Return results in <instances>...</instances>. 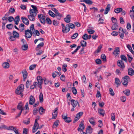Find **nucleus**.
<instances>
[{
  "label": "nucleus",
  "instance_id": "f257e3e1",
  "mask_svg": "<svg viewBox=\"0 0 134 134\" xmlns=\"http://www.w3.org/2000/svg\"><path fill=\"white\" fill-rule=\"evenodd\" d=\"M24 85L23 84H20L18 87L15 90V93L17 95H20L21 97L22 98L23 94L22 92L24 91Z\"/></svg>",
  "mask_w": 134,
  "mask_h": 134
},
{
  "label": "nucleus",
  "instance_id": "f03ea898",
  "mask_svg": "<svg viewBox=\"0 0 134 134\" xmlns=\"http://www.w3.org/2000/svg\"><path fill=\"white\" fill-rule=\"evenodd\" d=\"M131 79L129 76L127 75L125 76L122 79L121 82L122 84L125 87L127 86L128 82H130Z\"/></svg>",
  "mask_w": 134,
  "mask_h": 134
},
{
  "label": "nucleus",
  "instance_id": "7ed1b4c3",
  "mask_svg": "<svg viewBox=\"0 0 134 134\" xmlns=\"http://www.w3.org/2000/svg\"><path fill=\"white\" fill-rule=\"evenodd\" d=\"M13 36H11L10 38V41H14L16 39V38H18L19 37V34L17 32L13 31Z\"/></svg>",
  "mask_w": 134,
  "mask_h": 134
},
{
  "label": "nucleus",
  "instance_id": "20e7f679",
  "mask_svg": "<svg viewBox=\"0 0 134 134\" xmlns=\"http://www.w3.org/2000/svg\"><path fill=\"white\" fill-rule=\"evenodd\" d=\"M38 17L41 22L43 24H45V16L42 14H39L38 15Z\"/></svg>",
  "mask_w": 134,
  "mask_h": 134
},
{
  "label": "nucleus",
  "instance_id": "39448f33",
  "mask_svg": "<svg viewBox=\"0 0 134 134\" xmlns=\"http://www.w3.org/2000/svg\"><path fill=\"white\" fill-rule=\"evenodd\" d=\"M30 15L27 16V17L31 21H34L35 20V17L36 16L37 14L35 13H32L31 12H30Z\"/></svg>",
  "mask_w": 134,
  "mask_h": 134
},
{
  "label": "nucleus",
  "instance_id": "423d86ee",
  "mask_svg": "<svg viewBox=\"0 0 134 134\" xmlns=\"http://www.w3.org/2000/svg\"><path fill=\"white\" fill-rule=\"evenodd\" d=\"M37 119H36L35 121V122L33 127L32 129L33 131L32 132L34 133L39 128V124L37 122Z\"/></svg>",
  "mask_w": 134,
  "mask_h": 134
},
{
  "label": "nucleus",
  "instance_id": "0eeeda50",
  "mask_svg": "<svg viewBox=\"0 0 134 134\" xmlns=\"http://www.w3.org/2000/svg\"><path fill=\"white\" fill-rule=\"evenodd\" d=\"M120 51L119 48L117 47L115 48L114 52H113V54L114 55L115 57H119V54L120 53Z\"/></svg>",
  "mask_w": 134,
  "mask_h": 134
},
{
  "label": "nucleus",
  "instance_id": "6e6552de",
  "mask_svg": "<svg viewBox=\"0 0 134 134\" xmlns=\"http://www.w3.org/2000/svg\"><path fill=\"white\" fill-rule=\"evenodd\" d=\"M83 113L82 112H81L79 113L76 115V116L74 118L73 121V123H75L80 118L81 116L83 114Z\"/></svg>",
  "mask_w": 134,
  "mask_h": 134
},
{
  "label": "nucleus",
  "instance_id": "1a4fd4ad",
  "mask_svg": "<svg viewBox=\"0 0 134 134\" xmlns=\"http://www.w3.org/2000/svg\"><path fill=\"white\" fill-rule=\"evenodd\" d=\"M71 104L72 106V108L71 109V111H73L75 110L74 108L76 107L77 106V102L74 99H71L70 100Z\"/></svg>",
  "mask_w": 134,
  "mask_h": 134
},
{
  "label": "nucleus",
  "instance_id": "9d476101",
  "mask_svg": "<svg viewBox=\"0 0 134 134\" xmlns=\"http://www.w3.org/2000/svg\"><path fill=\"white\" fill-rule=\"evenodd\" d=\"M32 35V33L31 30H27L25 31V37L26 38H30Z\"/></svg>",
  "mask_w": 134,
  "mask_h": 134
},
{
  "label": "nucleus",
  "instance_id": "9b49d317",
  "mask_svg": "<svg viewBox=\"0 0 134 134\" xmlns=\"http://www.w3.org/2000/svg\"><path fill=\"white\" fill-rule=\"evenodd\" d=\"M117 65L121 69H123L125 68L124 63L122 60H118L117 62Z\"/></svg>",
  "mask_w": 134,
  "mask_h": 134
},
{
  "label": "nucleus",
  "instance_id": "f8f14e48",
  "mask_svg": "<svg viewBox=\"0 0 134 134\" xmlns=\"http://www.w3.org/2000/svg\"><path fill=\"white\" fill-rule=\"evenodd\" d=\"M35 99L32 95H31L30 97L29 103L30 105H32L35 102Z\"/></svg>",
  "mask_w": 134,
  "mask_h": 134
},
{
  "label": "nucleus",
  "instance_id": "ddd939ff",
  "mask_svg": "<svg viewBox=\"0 0 134 134\" xmlns=\"http://www.w3.org/2000/svg\"><path fill=\"white\" fill-rule=\"evenodd\" d=\"M31 7L33 8V9H30L29 12H31L32 13V12L34 13H35V14H37L38 11L37 7L36 6L33 5H31Z\"/></svg>",
  "mask_w": 134,
  "mask_h": 134
},
{
  "label": "nucleus",
  "instance_id": "4468645a",
  "mask_svg": "<svg viewBox=\"0 0 134 134\" xmlns=\"http://www.w3.org/2000/svg\"><path fill=\"white\" fill-rule=\"evenodd\" d=\"M119 32L121 38L123 39L124 36V30L121 27L119 28Z\"/></svg>",
  "mask_w": 134,
  "mask_h": 134
},
{
  "label": "nucleus",
  "instance_id": "2eb2a0df",
  "mask_svg": "<svg viewBox=\"0 0 134 134\" xmlns=\"http://www.w3.org/2000/svg\"><path fill=\"white\" fill-rule=\"evenodd\" d=\"M23 105L21 102H20L17 105V109H18L20 110V111H22L24 110V108L23 107Z\"/></svg>",
  "mask_w": 134,
  "mask_h": 134
},
{
  "label": "nucleus",
  "instance_id": "dca6fc26",
  "mask_svg": "<svg viewBox=\"0 0 134 134\" xmlns=\"http://www.w3.org/2000/svg\"><path fill=\"white\" fill-rule=\"evenodd\" d=\"M71 16L70 14L67 15L66 18H64V21L66 23H69L70 22Z\"/></svg>",
  "mask_w": 134,
  "mask_h": 134
},
{
  "label": "nucleus",
  "instance_id": "f3484780",
  "mask_svg": "<svg viewBox=\"0 0 134 134\" xmlns=\"http://www.w3.org/2000/svg\"><path fill=\"white\" fill-rule=\"evenodd\" d=\"M21 19L23 23L26 25H28L29 24V21L28 19L24 17H22Z\"/></svg>",
  "mask_w": 134,
  "mask_h": 134
},
{
  "label": "nucleus",
  "instance_id": "a211bd4d",
  "mask_svg": "<svg viewBox=\"0 0 134 134\" xmlns=\"http://www.w3.org/2000/svg\"><path fill=\"white\" fill-rule=\"evenodd\" d=\"M55 17L58 20H60L61 18L63 17V15L60 13L59 12L55 13Z\"/></svg>",
  "mask_w": 134,
  "mask_h": 134
},
{
  "label": "nucleus",
  "instance_id": "6ab92c4d",
  "mask_svg": "<svg viewBox=\"0 0 134 134\" xmlns=\"http://www.w3.org/2000/svg\"><path fill=\"white\" fill-rule=\"evenodd\" d=\"M111 5L110 4H108L107 5L106 8L104 12L105 14H107L108 13L109 11L111 8Z\"/></svg>",
  "mask_w": 134,
  "mask_h": 134
},
{
  "label": "nucleus",
  "instance_id": "aec40b11",
  "mask_svg": "<svg viewBox=\"0 0 134 134\" xmlns=\"http://www.w3.org/2000/svg\"><path fill=\"white\" fill-rule=\"evenodd\" d=\"M58 108L57 107L53 111V112L52 114L53 118L55 119L56 118L58 114Z\"/></svg>",
  "mask_w": 134,
  "mask_h": 134
},
{
  "label": "nucleus",
  "instance_id": "412c9836",
  "mask_svg": "<svg viewBox=\"0 0 134 134\" xmlns=\"http://www.w3.org/2000/svg\"><path fill=\"white\" fill-rule=\"evenodd\" d=\"M70 30V28L69 26V25L67 24L65 27V28L63 30H62V31L63 33H67Z\"/></svg>",
  "mask_w": 134,
  "mask_h": 134
},
{
  "label": "nucleus",
  "instance_id": "4be33fe9",
  "mask_svg": "<svg viewBox=\"0 0 134 134\" xmlns=\"http://www.w3.org/2000/svg\"><path fill=\"white\" fill-rule=\"evenodd\" d=\"M128 74L131 76L134 74V70L131 68H129L128 69Z\"/></svg>",
  "mask_w": 134,
  "mask_h": 134
},
{
  "label": "nucleus",
  "instance_id": "5701e85b",
  "mask_svg": "<svg viewBox=\"0 0 134 134\" xmlns=\"http://www.w3.org/2000/svg\"><path fill=\"white\" fill-rule=\"evenodd\" d=\"M22 73L23 77V80L24 81H25L27 77V72L26 70H25L23 72H22Z\"/></svg>",
  "mask_w": 134,
  "mask_h": 134
},
{
  "label": "nucleus",
  "instance_id": "b1692460",
  "mask_svg": "<svg viewBox=\"0 0 134 134\" xmlns=\"http://www.w3.org/2000/svg\"><path fill=\"white\" fill-rule=\"evenodd\" d=\"M115 83L117 85L116 87H118V86H120L121 84V82L119 79L117 77L115 79Z\"/></svg>",
  "mask_w": 134,
  "mask_h": 134
},
{
  "label": "nucleus",
  "instance_id": "393cba45",
  "mask_svg": "<svg viewBox=\"0 0 134 134\" xmlns=\"http://www.w3.org/2000/svg\"><path fill=\"white\" fill-rule=\"evenodd\" d=\"M44 45V44L43 42H41L39 43L37 46V47L36 48V50L37 51H38L40 49L41 47H43Z\"/></svg>",
  "mask_w": 134,
  "mask_h": 134
},
{
  "label": "nucleus",
  "instance_id": "a878e982",
  "mask_svg": "<svg viewBox=\"0 0 134 134\" xmlns=\"http://www.w3.org/2000/svg\"><path fill=\"white\" fill-rule=\"evenodd\" d=\"M2 66L5 69L8 68L9 67V64L7 62H5L3 63Z\"/></svg>",
  "mask_w": 134,
  "mask_h": 134
},
{
  "label": "nucleus",
  "instance_id": "bb28decb",
  "mask_svg": "<svg viewBox=\"0 0 134 134\" xmlns=\"http://www.w3.org/2000/svg\"><path fill=\"white\" fill-rule=\"evenodd\" d=\"M98 113L103 116H104V114L105 113V111L103 109H99L98 110Z\"/></svg>",
  "mask_w": 134,
  "mask_h": 134
},
{
  "label": "nucleus",
  "instance_id": "cd10ccee",
  "mask_svg": "<svg viewBox=\"0 0 134 134\" xmlns=\"http://www.w3.org/2000/svg\"><path fill=\"white\" fill-rule=\"evenodd\" d=\"M28 46L27 44H26L23 45L21 47V49L23 51H26L28 49Z\"/></svg>",
  "mask_w": 134,
  "mask_h": 134
},
{
  "label": "nucleus",
  "instance_id": "c85d7f7f",
  "mask_svg": "<svg viewBox=\"0 0 134 134\" xmlns=\"http://www.w3.org/2000/svg\"><path fill=\"white\" fill-rule=\"evenodd\" d=\"M92 129L90 126H88L86 129V132L89 133H91L92 132Z\"/></svg>",
  "mask_w": 134,
  "mask_h": 134
},
{
  "label": "nucleus",
  "instance_id": "c756f323",
  "mask_svg": "<svg viewBox=\"0 0 134 134\" xmlns=\"http://www.w3.org/2000/svg\"><path fill=\"white\" fill-rule=\"evenodd\" d=\"M120 57L121 59V60H124L126 62H127V58L125 55H122L120 56Z\"/></svg>",
  "mask_w": 134,
  "mask_h": 134
},
{
  "label": "nucleus",
  "instance_id": "7c9ffc66",
  "mask_svg": "<svg viewBox=\"0 0 134 134\" xmlns=\"http://www.w3.org/2000/svg\"><path fill=\"white\" fill-rule=\"evenodd\" d=\"M130 90L129 89H127L123 91V93L127 96H129L130 95Z\"/></svg>",
  "mask_w": 134,
  "mask_h": 134
},
{
  "label": "nucleus",
  "instance_id": "2f4dec72",
  "mask_svg": "<svg viewBox=\"0 0 134 134\" xmlns=\"http://www.w3.org/2000/svg\"><path fill=\"white\" fill-rule=\"evenodd\" d=\"M122 9L121 8H118L114 9V12L116 13H118L122 12Z\"/></svg>",
  "mask_w": 134,
  "mask_h": 134
},
{
  "label": "nucleus",
  "instance_id": "473e14b6",
  "mask_svg": "<svg viewBox=\"0 0 134 134\" xmlns=\"http://www.w3.org/2000/svg\"><path fill=\"white\" fill-rule=\"evenodd\" d=\"M39 100L41 103L43 101V95L42 93H40L39 96Z\"/></svg>",
  "mask_w": 134,
  "mask_h": 134
},
{
  "label": "nucleus",
  "instance_id": "72a5a7b5",
  "mask_svg": "<svg viewBox=\"0 0 134 134\" xmlns=\"http://www.w3.org/2000/svg\"><path fill=\"white\" fill-rule=\"evenodd\" d=\"M85 128V126L84 125H79V126L77 129V130L79 131L80 130H81L82 132L83 130Z\"/></svg>",
  "mask_w": 134,
  "mask_h": 134
},
{
  "label": "nucleus",
  "instance_id": "f704fd0d",
  "mask_svg": "<svg viewBox=\"0 0 134 134\" xmlns=\"http://www.w3.org/2000/svg\"><path fill=\"white\" fill-rule=\"evenodd\" d=\"M90 122L93 126H94L95 124V122L93 118H91L89 120Z\"/></svg>",
  "mask_w": 134,
  "mask_h": 134
},
{
  "label": "nucleus",
  "instance_id": "c9c22d12",
  "mask_svg": "<svg viewBox=\"0 0 134 134\" xmlns=\"http://www.w3.org/2000/svg\"><path fill=\"white\" fill-rule=\"evenodd\" d=\"M45 22L48 24L50 25L52 24V21L50 18H47L45 19Z\"/></svg>",
  "mask_w": 134,
  "mask_h": 134
},
{
  "label": "nucleus",
  "instance_id": "e433bc0d",
  "mask_svg": "<svg viewBox=\"0 0 134 134\" xmlns=\"http://www.w3.org/2000/svg\"><path fill=\"white\" fill-rule=\"evenodd\" d=\"M45 110L42 107H40L38 110V111L40 114H42L44 112Z\"/></svg>",
  "mask_w": 134,
  "mask_h": 134
},
{
  "label": "nucleus",
  "instance_id": "4c0bfd02",
  "mask_svg": "<svg viewBox=\"0 0 134 134\" xmlns=\"http://www.w3.org/2000/svg\"><path fill=\"white\" fill-rule=\"evenodd\" d=\"M130 15L131 18L133 20L134 19V12L131 10H130Z\"/></svg>",
  "mask_w": 134,
  "mask_h": 134
},
{
  "label": "nucleus",
  "instance_id": "58836bf2",
  "mask_svg": "<svg viewBox=\"0 0 134 134\" xmlns=\"http://www.w3.org/2000/svg\"><path fill=\"white\" fill-rule=\"evenodd\" d=\"M73 86H74V83H73ZM72 91L73 93L74 94H77V90L76 89L75 87L74 86L72 87Z\"/></svg>",
  "mask_w": 134,
  "mask_h": 134
},
{
  "label": "nucleus",
  "instance_id": "ea45409f",
  "mask_svg": "<svg viewBox=\"0 0 134 134\" xmlns=\"http://www.w3.org/2000/svg\"><path fill=\"white\" fill-rule=\"evenodd\" d=\"M81 45L83 47H85L86 46V42L84 40L81 41L80 42Z\"/></svg>",
  "mask_w": 134,
  "mask_h": 134
},
{
  "label": "nucleus",
  "instance_id": "a19ab883",
  "mask_svg": "<svg viewBox=\"0 0 134 134\" xmlns=\"http://www.w3.org/2000/svg\"><path fill=\"white\" fill-rule=\"evenodd\" d=\"M15 12V9L13 8H11L9 10L8 12V14H13Z\"/></svg>",
  "mask_w": 134,
  "mask_h": 134
},
{
  "label": "nucleus",
  "instance_id": "79ce46f5",
  "mask_svg": "<svg viewBox=\"0 0 134 134\" xmlns=\"http://www.w3.org/2000/svg\"><path fill=\"white\" fill-rule=\"evenodd\" d=\"M8 13H7L5 15V16L3 17L2 18V19L3 20V22H6L7 23L8 21V18H7L6 16H8Z\"/></svg>",
  "mask_w": 134,
  "mask_h": 134
},
{
  "label": "nucleus",
  "instance_id": "37998d69",
  "mask_svg": "<svg viewBox=\"0 0 134 134\" xmlns=\"http://www.w3.org/2000/svg\"><path fill=\"white\" fill-rule=\"evenodd\" d=\"M102 48V46L101 45H100L98 47L97 49L96 50L94 53H99Z\"/></svg>",
  "mask_w": 134,
  "mask_h": 134
},
{
  "label": "nucleus",
  "instance_id": "c03bdc74",
  "mask_svg": "<svg viewBox=\"0 0 134 134\" xmlns=\"http://www.w3.org/2000/svg\"><path fill=\"white\" fill-rule=\"evenodd\" d=\"M48 14L50 16L53 18L55 17V13L54 14L51 10L49 11Z\"/></svg>",
  "mask_w": 134,
  "mask_h": 134
},
{
  "label": "nucleus",
  "instance_id": "a18cd8bd",
  "mask_svg": "<svg viewBox=\"0 0 134 134\" xmlns=\"http://www.w3.org/2000/svg\"><path fill=\"white\" fill-rule=\"evenodd\" d=\"M16 127H14L13 126H9L8 127V130H13L14 131L16 129Z\"/></svg>",
  "mask_w": 134,
  "mask_h": 134
},
{
  "label": "nucleus",
  "instance_id": "49530a36",
  "mask_svg": "<svg viewBox=\"0 0 134 134\" xmlns=\"http://www.w3.org/2000/svg\"><path fill=\"white\" fill-rule=\"evenodd\" d=\"M118 27V25L116 24H114L112 26L111 28L113 30H116L117 29V27Z\"/></svg>",
  "mask_w": 134,
  "mask_h": 134
},
{
  "label": "nucleus",
  "instance_id": "de8ad7c7",
  "mask_svg": "<svg viewBox=\"0 0 134 134\" xmlns=\"http://www.w3.org/2000/svg\"><path fill=\"white\" fill-rule=\"evenodd\" d=\"M43 80L44 81V84L46 85L48 84L50 82V80L46 79V78H44Z\"/></svg>",
  "mask_w": 134,
  "mask_h": 134
},
{
  "label": "nucleus",
  "instance_id": "09e8293b",
  "mask_svg": "<svg viewBox=\"0 0 134 134\" xmlns=\"http://www.w3.org/2000/svg\"><path fill=\"white\" fill-rule=\"evenodd\" d=\"M101 58L103 61L106 62V57L104 54H102L101 56Z\"/></svg>",
  "mask_w": 134,
  "mask_h": 134
},
{
  "label": "nucleus",
  "instance_id": "8fccbe9b",
  "mask_svg": "<svg viewBox=\"0 0 134 134\" xmlns=\"http://www.w3.org/2000/svg\"><path fill=\"white\" fill-rule=\"evenodd\" d=\"M84 1L86 4L89 5L92 4L93 3L90 0H84Z\"/></svg>",
  "mask_w": 134,
  "mask_h": 134
},
{
  "label": "nucleus",
  "instance_id": "3c124183",
  "mask_svg": "<svg viewBox=\"0 0 134 134\" xmlns=\"http://www.w3.org/2000/svg\"><path fill=\"white\" fill-rule=\"evenodd\" d=\"M109 93L112 96H114L115 94V93L114 92L113 89L110 88L109 89Z\"/></svg>",
  "mask_w": 134,
  "mask_h": 134
},
{
  "label": "nucleus",
  "instance_id": "603ef678",
  "mask_svg": "<svg viewBox=\"0 0 134 134\" xmlns=\"http://www.w3.org/2000/svg\"><path fill=\"white\" fill-rule=\"evenodd\" d=\"M82 38L83 40H86L88 39V36L87 34H84L82 36Z\"/></svg>",
  "mask_w": 134,
  "mask_h": 134
},
{
  "label": "nucleus",
  "instance_id": "864d4df0",
  "mask_svg": "<svg viewBox=\"0 0 134 134\" xmlns=\"http://www.w3.org/2000/svg\"><path fill=\"white\" fill-rule=\"evenodd\" d=\"M6 27L9 29H11L13 27V25L12 24H10L7 25Z\"/></svg>",
  "mask_w": 134,
  "mask_h": 134
},
{
  "label": "nucleus",
  "instance_id": "5fc2aeb1",
  "mask_svg": "<svg viewBox=\"0 0 134 134\" xmlns=\"http://www.w3.org/2000/svg\"><path fill=\"white\" fill-rule=\"evenodd\" d=\"M0 129L1 130L5 129L7 130L8 127L5 125H3L0 126Z\"/></svg>",
  "mask_w": 134,
  "mask_h": 134
},
{
  "label": "nucleus",
  "instance_id": "6e6d98bb",
  "mask_svg": "<svg viewBox=\"0 0 134 134\" xmlns=\"http://www.w3.org/2000/svg\"><path fill=\"white\" fill-rule=\"evenodd\" d=\"M68 25H69L70 28L71 29H74L75 27V26L74 24L71 23H69Z\"/></svg>",
  "mask_w": 134,
  "mask_h": 134
},
{
  "label": "nucleus",
  "instance_id": "4d7b16f0",
  "mask_svg": "<svg viewBox=\"0 0 134 134\" xmlns=\"http://www.w3.org/2000/svg\"><path fill=\"white\" fill-rule=\"evenodd\" d=\"M121 100L123 102H125L126 100V97L125 96H122L120 97Z\"/></svg>",
  "mask_w": 134,
  "mask_h": 134
},
{
  "label": "nucleus",
  "instance_id": "13d9d810",
  "mask_svg": "<svg viewBox=\"0 0 134 134\" xmlns=\"http://www.w3.org/2000/svg\"><path fill=\"white\" fill-rule=\"evenodd\" d=\"M36 64H33L31 65L29 67L30 70H32L36 68Z\"/></svg>",
  "mask_w": 134,
  "mask_h": 134
},
{
  "label": "nucleus",
  "instance_id": "bf43d9fd",
  "mask_svg": "<svg viewBox=\"0 0 134 134\" xmlns=\"http://www.w3.org/2000/svg\"><path fill=\"white\" fill-rule=\"evenodd\" d=\"M111 119L113 121H114L115 119V114L114 113H111Z\"/></svg>",
  "mask_w": 134,
  "mask_h": 134
},
{
  "label": "nucleus",
  "instance_id": "052dcab7",
  "mask_svg": "<svg viewBox=\"0 0 134 134\" xmlns=\"http://www.w3.org/2000/svg\"><path fill=\"white\" fill-rule=\"evenodd\" d=\"M78 35V33H76L72 36L71 38L72 39H75L77 37Z\"/></svg>",
  "mask_w": 134,
  "mask_h": 134
},
{
  "label": "nucleus",
  "instance_id": "680f3d73",
  "mask_svg": "<svg viewBox=\"0 0 134 134\" xmlns=\"http://www.w3.org/2000/svg\"><path fill=\"white\" fill-rule=\"evenodd\" d=\"M111 20L113 23L114 24H117V20L116 18L113 17L111 18Z\"/></svg>",
  "mask_w": 134,
  "mask_h": 134
},
{
  "label": "nucleus",
  "instance_id": "e2e57ef3",
  "mask_svg": "<svg viewBox=\"0 0 134 134\" xmlns=\"http://www.w3.org/2000/svg\"><path fill=\"white\" fill-rule=\"evenodd\" d=\"M14 20V18L12 16H10L8 18V20L10 22L13 21Z\"/></svg>",
  "mask_w": 134,
  "mask_h": 134
},
{
  "label": "nucleus",
  "instance_id": "0e129e2a",
  "mask_svg": "<svg viewBox=\"0 0 134 134\" xmlns=\"http://www.w3.org/2000/svg\"><path fill=\"white\" fill-rule=\"evenodd\" d=\"M53 23L54 25L57 26L59 24V22L56 20H53Z\"/></svg>",
  "mask_w": 134,
  "mask_h": 134
},
{
  "label": "nucleus",
  "instance_id": "69168bd1",
  "mask_svg": "<svg viewBox=\"0 0 134 134\" xmlns=\"http://www.w3.org/2000/svg\"><path fill=\"white\" fill-rule=\"evenodd\" d=\"M127 55L128 57L129 62L130 63H131L132 59H133V58L132 57H131L129 54H127Z\"/></svg>",
  "mask_w": 134,
  "mask_h": 134
},
{
  "label": "nucleus",
  "instance_id": "338daca9",
  "mask_svg": "<svg viewBox=\"0 0 134 134\" xmlns=\"http://www.w3.org/2000/svg\"><path fill=\"white\" fill-rule=\"evenodd\" d=\"M87 31L89 34H93L95 32L94 30L90 29H88Z\"/></svg>",
  "mask_w": 134,
  "mask_h": 134
},
{
  "label": "nucleus",
  "instance_id": "774afa93",
  "mask_svg": "<svg viewBox=\"0 0 134 134\" xmlns=\"http://www.w3.org/2000/svg\"><path fill=\"white\" fill-rule=\"evenodd\" d=\"M96 62L98 64H100L101 63V61L99 59H96Z\"/></svg>",
  "mask_w": 134,
  "mask_h": 134
}]
</instances>
